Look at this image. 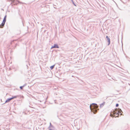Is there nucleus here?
Returning a JSON list of instances; mask_svg holds the SVG:
<instances>
[{
  "label": "nucleus",
  "instance_id": "423d86ee",
  "mask_svg": "<svg viewBox=\"0 0 130 130\" xmlns=\"http://www.w3.org/2000/svg\"><path fill=\"white\" fill-rule=\"evenodd\" d=\"M5 22H3L1 25H0V28H3L4 26Z\"/></svg>",
  "mask_w": 130,
  "mask_h": 130
},
{
  "label": "nucleus",
  "instance_id": "7ed1b4c3",
  "mask_svg": "<svg viewBox=\"0 0 130 130\" xmlns=\"http://www.w3.org/2000/svg\"><path fill=\"white\" fill-rule=\"evenodd\" d=\"M17 96H13L12 97L10 98H8L6 100L5 103H6L7 102H9L10 101L13 99L17 98Z\"/></svg>",
  "mask_w": 130,
  "mask_h": 130
},
{
  "label": "nucleus",
  "instance_id": "f257e3e1",
  "mask_svg": "<svg viewBox=\"0 0 130 130\" xmlns=\"http://www.w3.org/2000/svg\"><path fill=\"white\" fill-rule=\"evenodd\" d=\"M122 111L121 109L119 108L118 109L116 108L115 109V110H113V111L111 112L110 113V116L111 117L113 116V115H114L115 117V116L117 117H118L119 115L120 114V115H122Z\"/></svg>",
  "mask_w": 130,
  "mask_h": 130
},
{
  "label": "nucleus",
  "instance_id": "f8f14e48",
  "mask_svg": "<svg viewBox=\"0 0 130 130\" xmlns=\"http://www.w3.org/2000/svg\"><path fill=\"white\" fill-rule=\"evenodd\" d=\"M51 127L50 126L48 127V129L49 130H53L51 128Z\"/></svg>",
  "mask_w": 130,
  "mask_h": 130
},
{
  "label": "nucleus",
  "instance_id": "9d476101",
  "mask_svg": "<svg viewBox=\"0 0 130 130\" xmlns=\"http://www.w3.org/2000/svg\"><path fill=\"white\" fill-rule=\"evenodd\" d=\"M105 104V102H104L103 103L101 104L100 105V107H102L103 105H104Z\"/></svg>",
  "mask_w": 130,
  "mask_h": 130
},
{
  "label": "nucleus",
  "instance_id": "9b49d317",
  "mask_svg": "<svg viewBox=\"0 0 130 130\" xmlns=\"http://www.w3.org/2000/svg\"><path fill=\"white\" fill-rule=\"evenodd\" d=\"M18 32L17 33V34H19L21 33V31L20 30H19L18 31Z\"/></svg>",
  "mask_w": 130,
  "mask_h": 130
},
{
  "label": "nucleus",
  "instance_id": "6e6552de",
  "mask_svg": "<svg viewBox=\"0 0 130 130\" xmlns=\"http://www.w3.org/2000/svg\"><path fill=\"white\" fill-rule=\"evenodd\" d=\"M26 85V84L24 85L23 86H21L20 87V89L22 90L23 89V88Z\"/></svg>",
  "mask_w": 130,
  "mask_h": 130
},
{
  "label": "nucleus",
  "instance_id": "20e7f679",
  "mask_svg": "<svg viewBox=\"0 0 130 130\" xmlns=\"http://www.w3.org/2000/svg\"><path fill=\"white\" fill-rule=\"evenodd\" d=\"M106 38L107 39V41L108 42V45H109L110 43V38L108 37V36H106Z\"/></svg>",
  "mask_w": 130,
  "mask_h": 130
},
{
  "label": "nucleus",
  "instance_id": "f03ea898",
  "mask_svg": "<svg viewBox=\"0 0 130 130\" xmlns=\"http://www.w3.org/2000/svg\"><path fill=\"white\" fill-rule=\"evenodd\" d=\"M90 107L91 110L94 114L96 113L97 112V110H99V109L98 108V106L96 104H92L90 105Z\"/></svg>",
  "mask_w": 130,
  "mask_h": 130
},
{
  "label": "nucleus",
  "instance_id": "4468645a",
  "mask_svg": "<svg viewBox=\"0 0 130 130\" xmlns=\"http://www.w3.org/2000/svg\"><path fill=\"white\" fill-rule=\"evenodd\" d=\"M50 126L51 127H53V126L51 124V123H50Z\"/></svg>",
  "mask_w": 130,
  "mask_h": 130
},
{
  "label": "nucleus",
  "instance_id": "dca6fc26",
  "mask_svg": "<svg viewBox=\"0 0 130 130\" xmlns=\"http://www.w3.org/2000/svg\"><path fill=\"white\" fill-rule=\"evenodd\" d=\"M73 3L74 6H76V5L73 2Z\"/></svg>",
  "mask_w": 130,
  "mask_h": 130
},
{
  "label": "nucleus",
  "instance_id": "2eb2a0df",
  "mask_svg": "<svg viewBox=\"0 0 130 130\" xmlns=\"http://www.w3.org/2000/svg\"><path fill=\"white\" fill-rule=\"evenodd\" d=\"M10 1H11L12 3H13L14 2V0H10Z\"/></svg>",
  "mask_w": 130,
  "mask_h": 130
},
{
  "label": "nucleus",
  "instance_id": "0eeeda50",
  "mask_svg": "<svg viewBox=\"0 0 130 130\" xmlns=\"http://www.w3.org/2000/svg\"><path fill=\"white\" fill-rule=\"evenodd\" d=\"M6 17H7V16H6V15L4 18V19H3V22H5V23L6 21Z\"/></svg>",
  "mask_w": 130,
  "mask_h": 130
},
{
  "label": "nucleus",
  "instance_id": "ddd939ff",
  "mask_svg": "<svg viewBox=\"0 0 130 130\" xmlns=\"http://www.w3.org/2000/svg\"><path fill=\"white\" fill-rule=\"evenodd\" d=\"M119 105L118 104H117L116 105V107H118L119 106Z\"/></svg>",
  "mask_w": 130,
  "mask_h": 130
},
{
  "label": "nucleus",
  "instance_id": "39448f33",
  "mask_svg": "<svg viewBox=\"0 0 130 130\" xmlns=\"http://www.w3.org/2000/svg\"><path fill=\"white\" fill-rule=\"evenodd\" d=\"M59 48V47L57 44H54L53 46H52L51 48Z\"/></svg>",
  "mask_w": 130,
  "mask_h": 130
},
{
  "label": "nucleus",
  "instance_id": "1a4fd4ad",
  "mask_svg": "<svg viewBox=\"0 0 130 130\" xmlns=\"http://www.w3.org/2000/svg\"><path fill=\"white\" fill-rule=\"evenodd\" d=\"M55 65H54L53 66H52L50 67V68L51 70H52L53 68H54Z\"/></svg>",
  "mask_w": 130,
  "mask_h": 130
}]
</instances>
